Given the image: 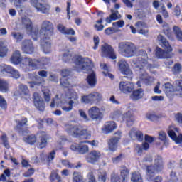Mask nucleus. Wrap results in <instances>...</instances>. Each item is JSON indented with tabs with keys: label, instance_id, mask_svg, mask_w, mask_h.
I'll return each mask as SVG.
<instances>
[{
	"label": "nucleus",
	"instance_id": "nucleus-1",
	"mask_svg": "<svg viewBox=\"0 0 182 182\" xmlns=\"http://www.w3.org/2000/svg\"><path fill=\"white\" fill-rule=\"evenodd\" d=\"M146 176L148 181L163 182V177L159 175L156 177V173H161L164 170V162L161 157L158 156L154 160V165H146Z\"/></svg>",
	"mask_w": 182,
	"mask_h": 182
},
{
	"label": "nucleus",
	"instance_id": "nucleus-2",
	"mask_svg": "<svg viewBox=\"0 0 182 182\" xmlns=\"http://www.w3.org/2000/svg\"><path fill=\"white\" fill-rule=\"evenodd\" d=\"M157 39L160 43V45L165 50L160 48L156 47L155 50V55L157 59H171L174 54L173 53V48L170 45L167 38L164 37L163 35L159 34L157 36Z\"/></svg>",
	"mask_w": 182,
	"mask_h": 182
},
{
	"label": "nucleus",
	"instance_id": "nucleus-3",
	"mask_svg": "<svg viewBox=\"0 0 182 182\" xmlns=\"http://www.w3.org/2000/svg\"><path fill=\"white\" fill-rule=\"evenodd\" d=\"M49 62H50V60L48 58L43 57L36 60L26 57L23 60V68L26 72H32V70H36L39 68H43L46 65H49Z\"/></svg>",
	"mask_w": 182,
	"mask_h": 182
},
{
	"label": "nucleus",
	"instance_id": "nucleus-4",
	"mask_svg": "<svg viewBox=\"0 0 182 182\" xmlns=\"http://www.w3.org/2000/svg\"><path fill=\"white\" fill-rule=\"evenodd\" d=\"M64 127L66 132L70 136H73V137L84 139L85 140H87V139L92 137L90 132H88L87 129H80L77 125L65 124Z\"/></svg>",
	"mask_w": 182,
	"mask_h": 182
},
{
	"label": "nucleus",
	"instance_id": "nucleus-5",
	"mask_svg": "<svg viewBox=\"0 0 182 182\" xmlns=\"http://www.w3.org/2000/svg\"><path fill=\"white\" fill-rule=\"evenodd\" d=\"M118 52L124 58H133L137 53V46L129 41H122L118 44Z\"/></svg>",
	"mask_w": 182,
	"mask_h": 182
},
{
	"label": "nucleus",
	"instance_id": "nucleus-6",
	"mask_svg": "<svg viewBox=\"0 0 182 182\" xmlns=\"http://www.w3.org/2000/svg\"><path fill=\"white\" fill-rule=\"evenodd\" d=\"M74 63L76 66L80 68L77 72H83V73H90L93 68V62L88 58H82V55H75L74 57Z\"/></svg>",
	"mask_w": 182,
	"mask_h": 182
},
{
	"label": "nucleus",
	"instance_id": "nucleus-7",
	"mask_svg": "<svg viewBox=\"0 0 182 182\" xmlns=\"http://www.w3.org/2000/svg\"><path fill=\"white\" fill-rule=\"evenodd\" d=\"M41 33H43L44 39H50L51 36L55 35V26H53V23L45 20L42 22L41 29Z\"/></svg>",
	"mask_w": 182,
	"mask_h": 182
},
{
	"label": "nucleus",
	"instance_id": "nucleus-8",
	"mask_svg": "<svg viewBox=\"0 0 182 182\" xmlns=\"http://www.w3.org/2000/svg\"><path fill=\"white\" fill-rule=\"evenodd\" d=\"M31 4L37 9L38 12L46 15L50 14V4L43 0H31Z\"/></svg>",
	"mask_w": 182,
	"mask_h": 182
},
{
	"label": "nucleus",
	"instance_id": "nucleus-9",
	"mask_svg": "<svg viewBox=\"0 0 182 182\" xmlns=\"http://www.w3.org/2000/svg\"><path fill=\"white\" fill-rule=\"evenodd\" d=\"M103 99L102 94L97 92H92L88 95H83L81 98L82 103H86L90 105H95V103H99Z\"/></svg>",
	"mask_w": 182,
	"mask_h": 182
},
{
	"label": "nucleus",
	"instance_id": "nucleus-10",
	"mask_svg": "<svg viewBox=\"0 0 182 182\" xmlns=\"http://www.w3.org/2000/svg\"><path fill=\"white\" fill-rule=\"evenodd\" d=\"M114 134H117V136H113L107 140L108 150L112 153L117 151V149H119V141H120V139H122V132L120 131L116 132Z\"/></svg>",
	"mask_w": 182,
	"mask_h": 182
},
{
	"label": "nucleus",
	"instance_id": "nucleus-11",
	"mask_svg": "<svg viewBox=\"0 0 182 182\" xmlns=\"http://www.w3.org/2000/svg\"><path fill=\"white\" fill-rule=\"evenodd\" d=\"M101 53L102 56L104 58H108L112 60H114L117 58V55H116V53H114V49L113 47H112V46L107 43H104L101 46Z\"/></svg>",
	"mask_w": 182,
	"mask_h": 182
},
{
	"label": "nucleus",
	"instance_id": "nucleus-12",
	"mask_svg": "<svg viewBox=\"0 0 182 182\" xmlns=\"http://www.w3.org/2000/svg\"><path fill=\"white\" fill-rule=\"evenodd\" d=\"M118 66L121 73L126 75L124 77H126L127 79H128V80H132L133 77V72H132V70L130 69L127 61L124 60H119L118 62Z\"/></svg>",
	"mask_w": 182,
	"mask_h": 182
},
{
	"label": "nucleus",
	"instance_id": "nucleus-13",
	"mask_svg": "<svg viewBox=\"0 0 182 182\" xmlns=\"http://www.w3.org/2000/svg\"><path fill=\"white\" fill-rule=\"evenodd\" d=\"M87 177H88V182H96V178L95 177V174H93V172H90L88 173ZM72 182H85V176H83L82 172L73 171Z\"/></svg>",
	"mask_w": 182,
	"mask_h": 182
},
{
	"label": "nucleus",
	"instance_id": "nucleus-14",
	"mask_svg": "<svg viewBox=\"0 0 182 182\" xmlns=\"http://www.w3.org/2000/svg\"><path fill=\"white\" fill-rule=\"evenodd\" d=\"M101 157L102 153L100 151L94 149L87 154L85 160L90 164H96V163H99Z\"/></svg>",
	"mask_w": 182,
	"mask_h": 182
},
{
	"label": "nucleus",
	"instance_id": "nucleus-15",
	"mask_svg": "<svg viewBox=\"0 0 182 182\" xmlns=\"http://www.w3.org/2000/svg\"><path fill=\"white\" fill-rule=\"evenodd\" d=\"M21 22L23 26H26V29H27L28 32L30 35H31L34 41H38V31H33V26L32 25V21L29 18L25 16L21 18Z\"/></svg>",
	"mask_w": 182,
	"mask_h": 182
},
{
	"label": "nucleus",
	"instance_id": "nucleus-16",
	"mask_svg": "<svg viewBox=\"0 0 182 182\" xmlns=\"http://www.w3.org/2000/svg\"><path fill=\"white\" fill-rule=\"evenodd\" d=\"M68 99L70 100L68 103L69 106L66 107L65 105H63L61 107V109L62 110H63V112H71V110H73V105H79V95H77V93H72Z\"/></svg>",
	"mask_w": 182,
	"mask_h": 182
},
{
	"label": "nucleus",
	"instance_id": "nucleus-17",
	"mask_svg": "<svg viewBox=\"0 0 182 182\" xmlns=\"http://www.w3.org/2000/svg\"><path fill=\"white\" fill-rule=\"evenodd\" d=\"M88 116L92 120H95L96 122H100L103 119V113L97 107H92L88 110Z\"/></svg>",
	"mask_w": 182,
	"mask_h": 182
},
{
	"label": "nucleus",
	"instance_id": "nucleus-18",
	"mask_svg": "<svg viewBox=\"0 0 182 182\" xmlns=\"http://www.w3.org/2000/svg\"><path fill=\"white\" fill-rule=\"evenodd\" d=\"M119 90L125 95H129V93H132L134 90V84L130 82H120Z\"/></svg>",
	"mask_w": 182,
	"mask_h": 182
},
{
	"label": "nucleus",
	"instance_id": "nucleus-19",
	"mask_svg": "<svg viewBox=\"0 0 182 182\" xmlns=\"http://www.w3.org/2000/svg\"><path fill=\"white\" fill-rule=\"evenodd\" d=\"M21 50L23 53L26 55H32L35 52V47L33 46V43L31 40H24L22 43Z\"/></svg>",
	"mask_w": 182,
	"mask_h": 182
},
{
	"label": "nucleus",
	"instance_id": "nucleus-20",
	"mask_svg": "<svg viewBox=\"0 0 182 182\" xmlns=\"http://www.w3.org/2000/svg\"><path fill=\"white\" fill-rule=\"evenodd\" d=\"M38 134L41 136H39L40 141H39V149H45L46 146H48V140H49V136L46 134L45 131H40Z\"/></svg>",
	"mask_w": 182,
	"mask_h": 182
},
{
	"label": "nucleus",
	"instance_id": "nucleus-21",
	"mask_svg": "<svg viewBox=\"0 0 182 182\" xmlns=\"http://www.w3.org/2000/svg\"><path fill=\"white\" fill-rule=\"evenodd\" d=\"M122 120L123 122H125L127 127H132L135 122L134 116H133V114H132V112L130 111L127 112L122 115Z\"/></svg>",
	"mask_w": 182,
	"mask_h": 182
},
{
	"label": "nucleus",
	"instance_id": "nucleus-22",
	"mask_svg": "<svg viewBox=\"0 0 182 182\" xmlns=\"http://www.w3.org/2000/svg\"><path fill=\"white\" fill-rule=\"evenodd\" d=\"M70 149L73 151H77L80 154H86L89 152V146L87 145L80 146L79 144H74L70 146Z\"/></svg>",
	"mask_w": 182,
	"mask_h": 182
},
{
	"label": "nucleus",
	"instance_id": "nucleus-23",
	"mask_svg": "<svg viewBox=\"0 0 182 182\" xmlns=\"http://www.w3.org/2000/svg\"><path fill=\"white\" fill-rule=\"evenodd\" d=\"M116 129H117V124H116V122L114 121H108L103 126L102 130L104 132V133L109 134V133H112V132L116 130Z\"/></svg>",
	"mask_w": 182,
	"mask_h": 182
},
{
	"label": "nucleus",
	"instance_id": "nucleus-24",
	"mask_svg": "<svg viewBox=\"0 0 182 182\" xmlns=\"http://www.w3.org/2000/svg\"><path fill=\"white\" fill-rule=\"evenodd\" d=\"M25 58H22V55H21V51L16 50L12 54L10 60L11 63H14V65H20V63H22L23 65V60Z\"/></svg>",
	"mask_w": 182,
	"mask_h": 182
},
{
	"label": "nucleus",
	"instance_id": "nucleus-25",
	"mask_svg": "<svg viewBox=\"0 0 182 182\" xmlns=\"http://www.w3.org/2000/svg\"><path fill=\"white\" fill-rule=\"evenodd\" d=\"M33 103L38 110L40 112H43L45 110V102L43 100H41L39 95L34 94Z\"/></svg>",
	"mask_w": 182,
	"mask_h": 182
},
{
	"label": "nucleus",
	"instance_id": "nucleus-26",
	"mask_svg": "<svg viewBox=\"0 0 182 182\" xmlns=\"http://www.w3.org/2000/svg\"><path fill=\"white\" fill-rule=\"evenodd\" d=\"M130 174V169L126 166H122L119 167V176L122 178V182H127L129 176Z\"/></svg>",
	"mask_w": 182,
	"mask_h": 182
},
{
	"label": "nucleus",
	"instance_id": "nucleus-27",
	"mask_svg": "<svg viewBox=\"0 0 182 182\" xmlns=\"http://www.w3.org/2000/svg\"><path fill=\"white\" fill-rule=\"evenodd\" d=\"M57 29L62 33V35H71L73 36L76 34V32L73 28H68L61 23L57 25Z\"/></svg>",
	"mask_w": 182,
	"mask_h": 182
},
{
	"label": "nucleus",
	"instance_id": "nucleus-28",
	"mask_svg": "<svg viewBox=\"0 0 182 182\" xmlns=\"http://www.w3.org/2000/svg\"><path fill=\"white\" fill-rule=\"evenodd\" d=\"M153 7L154 9H159V6H161V14L164 16V18H168V11H167V9H166V6H164V4H160V2L157 0H154L152 3Z\"/></svg>",
	"mask_w": 182,
	"mask_h": 182
},
{
	"label": "nucleus",
	"instance_id": "nucleus-29",
	"mask_svg": "<svg viewBox=\"0 0 182 182\" xmlns=\"http://www.w3.org/2000/svg\"><path fill=\"white\" fill-rule=\"evenodd\" d=\"M129 134L130 137H133L135 134V137H136L138 141H143L144 139V134H143V132L137 130L135 127L131 129Z\"/></svg>",
	"mask_w": 182,
	"mask_h": 182
},
{
	"label": "nucleus",
	"instance_id": "nucleus-30",
	"mask_svg": "<svg viewBox=\"0 0 182 182\" xmlns=\"http://www.w3.org/2000/svg\"><path fill=\"white\" fill-rule=\"evenodd\" d=\"M50 39H46L43 37L41 40V46L44 53H50L52 45L50 41Z\"/></svg>",
	"mask_w": 182,
	"mask_h": 182
},
{
	"label": "nucleus",
	"instance_id": "nucleus-31",
	"mask_svg": "<svg viewBox=\"0 0 182 182\" xmlns=\"http://www.w3.org/2000/svg\"><path fill=\"white\" fill-rule=\"evenodd\" d=\"M86 82L90 87H95L97 84V78L96 77V73L95 72L91 73L87 76Z\"/></svg>",
	"mask_w": 182,
	"mask_h": 182
},
{
	"label": "nucleus",
	"instance_id": "nucleus-32",
	"mask_svg": "<svg viewBox=\"0 0 182 182\" xmlns=\"http://www.w3.org/2000/svg\"><path fill=\"white\" fill-rule=\"evenodd\" d=\"M163 28V33L167 38H168L171 41H173L174 39V33H173V31H171V28H170V26L167 23H164L162 25Z\"/></svg>",
	"mask_w": 182,
	"mask_h": 182
},
{
	"label": "nucleus",
	"instance_id": "nucleus-33",
	"mask_svg": "<svg viewBox=\"0 0 182 182\" xmlns=\"http://www.w3.org/2000/svg\"><path fill=\"white\" fill-rule=\"evenodd\" d=\"M61 164H63V166H64L65 167H68V168H76L77 170L80 168V167H82L81 162H77L76 164L69 161V160L67 159H62Z\"/></svg>",
	"mask_w": 182,
	"mask_h": 182
},
{
	"label": "nucleus",
	"instance_id": "nucleus-34",
	"mask_svg": "<svg viewBox=\"0 0 182 182\" xmlns=\"http://www.w3.org/2000/svg\"><path fill=\"white\" fill-rule=\"evenodd\" d=\"M16 130L18 132V133H25V130H23L24 126H28V118L24 117L22 120L16 121Z\"/></svg>",
	"mask_w": 182,
	"mask_h": 182
},
{
	"label": "nucleus",
	"instance_id": "nucleus-35",
	"mask_svg": "<svg viewBox=\"0 0 182 182\" xmlns=\"http://www.w3.org/2000/svg\"><path fill=\"white\" fill-rule=\"evenodd\" d=\"M143 92L144 90L141 88L133 90L130 95L132 100H139V99H141L143 97Z\"/></svg>",
	"mask_w": 182,
	"mask_h": 182
},
{
	"label": "nucleus",
	"instance_id": "nucleus-36",
	"mask_svg": "<svg viewBox=\"0 0 182 182\" xmlns=\"http://www.w3.org/2000/svg\"><path fill=\"white\" fill-rule=\"evenodd\" d=\"M23 140L25 141V143L30 144V146H33V144L38 141V137L36 136V134H31L27 136H23Z\"/></svg>",
	"mask_w": 182,
	"mask_h": 182
},
{
	"label": "nucleus",
	"instance_id": "nucleus-37",
	"mask_svg": "<svg viewBox=\"0 0 182 182\" xmlns=\"http://www.w3.org/2000/svg\"><path fill=\"white\" fill-rule=\"evenodd\" d=\"M18 93L20 96H30L29 88L27 85L21 84L18 86Z\"/></svg>",
	"mask_w": 182,
	"mask_h": 182
},
{
	"label": "nucleus",
	"instance_id": "nucleus-38",
	"mask_svg": "<svg viewBox=\"0 0 182 182\" xmlns=\"http://www.w3.org/2000/svg\"><path fill=\"white\" fill-rule=\"evenodd\" d=\"M9 50L8 46L4 41H0V58L8 56Z\"/></svg>",
	"mask_w": 182,
	"mask_h": 182
},
{
	"label": "nucleus",
	"instance_id": "nucleus-39",
	"mask_svg": "<svg viewBox=\"0 0 182 182\" xmlns=\"http://www.w3.org/2000/svg\"><path fill=\"white\" fill-rule=\"evenodd\" d=\"M135 26L136 29H138V33L141 35H146V33H149V31L141 28H146V23H143V21H137L135 23Z\"/></svg>",
	"mask_w": 182,
	"mask_h": 182
},
{
	"label": "nucleus",
	"instance_id": "nucleus-40",
	"mask_svg": "<svg viewBox=\"0 0 182 182\" xmlns=\"http://www.w3.org/2000/svg\"><path fill=\"white\" fill-rule=\"evenodd\" d=\"M175 92L178 96L182 97V79L175 81Z\"/></svg>",
	"mask_w": 182,
	"mask_h": 182
},
{
	"label": "nucleus",
	"instance_id": "nucleus-41",
	"mask_svg": "<svg viewBox=\"0 0 182 182\" xmlns=\"http://www.w3.org/2000/svg\"><path fill=\"white\" fill-rule=\"evenodd\" d=\"M9 90V84L4 80L0 79V92L6 93Z\"/></svg>",
	"mask_w": 182,
	"mask_h": 182
},
{
	"label": "nucleus",
	"instance_id": "nucleus-42",
	"mask_svg": "<svg viewBox=\"0 0 182 182\" xmlns=\"http://www.w3.org/2000/svg\"><path fill=\"white\" fill-rule=\"evenodd\" d=\"M173 31L175 36L176 37L177 41L182 42V31L180 27L177 26H173Z\"/></svg>",
	"mask_w": 182,
	"mask_h": 182
},
{
	"label": "nucleus",
	"instance_id": "nucleus-43",
	"mask_svg": "<svg viewBox=\"0 0 182 182\" xmlns=\"http://www.w3.org/2000/svg\"><path fill=\"white\" fill-rule=\"evenodd\" d=\"M164 91L167 96H170V95L174 92V86L170 82H166L164 84Z\"/></svg>",
	"mask_w": 182,
	"mask_h": 182
},
{
	"label": "nucleus",
	"instance_id": "nucleus-44",
	"mask_svg": "<svg viewBox=\"0 0 182 182\" xmlns=\"http://www.w3.org/2000/svg\"><path fill=\"white\" fill-rule=\"evenodd\" d=\"M131 181L132 182H143L141 175L138 172H134L132 174Z\"/></svg>",
	"mask_w": 182,
	"mask_h": 182
},
{
	"label": "nucleus",
	"instance_id": "nucleus-45",
	"mask_svg": "<svg viewBox=\"0 0 182 182\" xmlns=\"http://www.w3.org/2000/svg\"><path fill=\"white\" fill-rule=\"evenodd\" d=\"M63 62H65V63H70V62H73V56L70 54V51L63 54Z\"/></svg>",
	"mask_w": 182,
	"mask_h": 182
},
{
	"label": "nucleus",
	"instance_id": "nucleus-46",
	"mask_svg": "<svg viewBox=\"0 0 182 182\" xmlns=\"http://www.w3.org/2000/svg\"><path fill=\"white\" fill-rule=\"evenodd\" d=\"M1 140L2 141L3 146L5 149H11V145L9 144V141H8V136L6 134H4L1 136Z\"/></svg>",
	"mask_w": 182,
	"mask_h": 182
},
{
	"label": "nucleus",
	"instance_id": "nucleus-47",
	"mask_svg": "<svg viewBox=\"0 0 182 182\" xmlns=\"http://www.w3.org/2000/svg\"><path fill=\"white\" fill-rule=\"evenodd\" d=\"M102 23L103 18H102L100 20L96 21V23H98V25L95 24L94 28L96 29V31H97V32H100V31H103V29H105V26L102 24Z\"/></svg>",
	"mask_w": 182,
	"mask_h": 182
},
{
	"label": "nucleus",
	"instance_id": "nucleus-48",
	"mask_svg": "<svg viewBox=\"0 0 182 182\" xmlns=\"http://www.w3.org/2000/svg\"><path fill=\"white\" fill-rule=\"evenodd\" d=\"M0 108L2 110H6V109H8V102L1 95H0Z\"/></svg>",
	"mask_w": 182,
	"mask_h": 182
},
{
	"label": "nucleus",
	"instance_id": "nucleus-49",
	"mask_svg": "<svg viewBox=\"0 0 182 182\" xmlns=\"http://www.w3.org/2000/svg\"><path fill=\"white\" fill-rule=\"evenodd\" d=\"M13 70L14 68H12L11 65H5L3 67H1V73H9V75H11Z\"/></svg>",
	"mask_w": 182,
	"mask_h": 182
},
{
	"label": "nucleus",
	"instance_id": "nucleus-50",
	"mask_svg": "<svg viewBox=\"0 0 182 182\" xmlns=\"http://www.w3.org/2000/svg\"><path fill=\"white\" fill-rule=\"evenodd\" d=\"M11 36L16 39L17 42H21L23 39V34L18 32H11Z\"/></svg>",
	"mask_w": 182,
	"mask_h": 182
},
{
	"label": "nucleus",
	"instance_id": "nucleus-51",
	"mask_svg": "<svg viewBox=\"0 0 182 182\" xmlns=\"http://www.w3.org/2000/svg\"><path fill=\"white\" fill-rule=\"evenodd\" d=\"M111 182H123L122 181V178L119 174H117L115 172H113L111 174V178H110Z\"/></svg>",
	"mask_w": 182,
	"mask_h": 182
},
{
	"label": "nucleus",
	"instance_id": "nucleus-52",
	"mask_svg": "<svg viewBox=\"0 0 182 182\" xmlns=\"http://www.w3.org/2000/svg\"><path fill=\"white\" fill-rule=\"evenodd\" d=\"M87 144L92 146V147H97L99 146V141L92 140V141H82L80 142V144Z\"/></svg>",
	"mask_w": 182,
	"mask_h": 182
},
{
	"label": "nucleus",
	"instance_id": "nucleus-53",
	"mask_svg": "<svg viewBox=\"0 0 182 182\" xmlns=\"http://www.w3.org/2000/svg\"><path fill=\"white\" fill-rule=\"evenodd\" d=\"M43 97L46 102L50 101V90L49 89H45L43 90Z\"/></svg>",
	"mask_w": 182,
	"mask_h": 182
},
{
	"label": "nucleus",
	"instance_id": "nucleus-54",
	"mask_svg": "<svg viewBox=\"0 0 182 182\" xmlns=\"http://www.w3.org/2000/svg\"><path fill=\"white\" fill-rule=\"evenodd\" d=\"M50 180L51 182L55 181V180H58V182L62 181L60 176H59V174L57 173H52L50 176Z\"/></svg>",
	"mask_w": 182,
	"mask_h": 182
},
{
	"label": "nucleus",
	"instance_id": "nucleus-55",
	"mask_svg": "<svg viewBox=\"0 0 182 182\" xmlns=\"http://www.w3.org/2000/svg\"><path fill=\"white\" fill-rule=\"evenodd\" d=\"M107 178V173L106 171H104L102 173H100L98 176V181L101 182H106V180Z\"/></svg>",
	"mask_w": 182,
	"mask_h": 182
},
{
	"label": "nucleus",
	"instance_id": "nucleus-56",
	"mask_svg": "<svg viewBox=\"0 0 182 182\" xmlns=\"http://www.w3.org/2000/svg\"><path fill=\"white\" fill-rule=\"evenodd\" d=\"M93 42H94V46L92 47V49L94 50H96L99 48V43H100V38L97 36H95L93 37Z\"/></svg>",
	"mask_w": 182,
	"mask_h": 182
},
{
	"label": "nucleus",
	"instance_id": "nucleus-57",
	"mask_svg": "<svg viewBox=\"0 0 182 182\" xmlns=\"http://www.w3.org/2000/svg\"><path fill=\"white\" fill-rule=\"evenodd\" d=\"M55 156H56V151H51L47 156V161H48V163H50V161L55 160Z\"/></svg>",
	"mask_w": 182,
	"mask_h": 182
},
{
	"label": "nucleus",
	"instance_id": "nucleus-58",
	"mask_svg": "<svg viewBox=\"0 0 182 182\" xmlns=\"http://www.w3.org/2000/svg\"><path fill=\"white\" fill-rule=\"evenodd\" d=\"M170 181L171 182H178V177L177 173L171 171L170 173Z\"/></svg>",
	"mask_w": 182,
	"mask_h": 182
},
{
	"label": "nucleus",
	"instance_id": "nucleus-59",
	"mask_svg": "<svg viewBox=\"0 0 182 182\" xmlns=\"http://www.w3.org/2000/svg\"><path fill=\"white\" fill-rule=\"evenodd\" d=\"M117 32V31L113 27H109L105 30V35L108 36L113 35V33H116Z\"/></svg>",
	"mask_w": 182,
	"mask_h": 182
},
{
	"label": "nucleus",
	"instance_id": "nucleus-60",
	"mask_svg": "<svg viewBox=\"0 0 182 182\" xmlns=\"http://www.w3.org/2000/svg\"><path fill=\"white\" fill-rule=\"evenodd\" d=\"M10 75H11L12 77H14V79H19V77H21V74L19 73V71L14 68Z\"/></svg>",
	"mask_w": 182,
	"mask_h": 182
},
{
	"label": "nucleus",
	"instance_id": "nucleus-61",
	"mask_svg": "<svg viewBox=\"0 0 182 182\" xmlns=\"http://www.w3.org/2000/svg\"><path fill=\"white\" fill-rule=\"evenodd\" d=\"M146 119L151 120V122H154V120H157V119H159V116L154 114H146Z\"/></svg>",
	"mask_w": 182,
	"mask_h": 182
},
{
	"label": "nucleus",
	"instance_id": "nucleus-62",
	"mask_svg": "<svg viewBox=\"0 0 182 182\" xmlns=\"http://www.w3.org/2000/svg\"><path fill=\"white\" fill-rule=\"evenodd\" d=\"M182 66L180 63H176L173 65V70L176 72V73H180L181 72Z\"/></svg>",
	"mask_w": 182,
	"mask_h": 182
},
{
	"label": "nucleus",
	"instance_id": "nucleus-63",
	"mask_svg": "<svg viewBox=\"0 0 182 182\" xmlns=\"http://www.w3.org/2000/svg\"><path fill=\"white\" fill-rule=\"evenodd\" d=\"M60 85L63 86V87H69V81L66 78H61L60 80Z\"/></svg>",
	"mask_w": 182,
	"mask_h": 182
},
{
	"label": "nucleus",
	"instance_id": "nucleus-64",
	"mask_svg": "<svg viewBox=\"0 0 182 182\" xmlns=\"http://www.w3.org/2000/svg\"><path fill=\"white\" fill-rule=\"evenodd\" d=\"M114 26H118V28H123L124 26V21L119 20V21L112 23Z\"/></svg>",
	"mask_w": 182,
	"mask_h": 182
}]
</instances>
